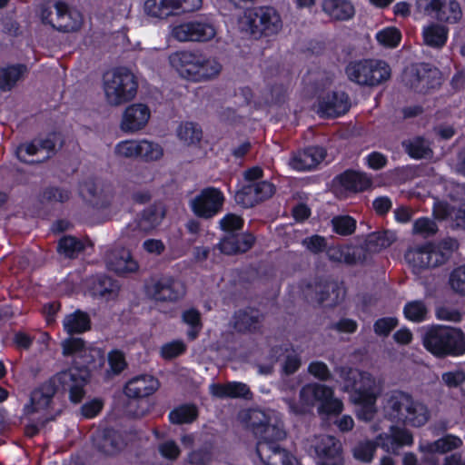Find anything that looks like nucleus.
<instances>
[{
    "mask_svg": "<svg viewBox=\"0 0 465 465\" xmlns=\"http://www.w3.org/2000/svg\"><path fill=\"white\" fill-rule=\"evenodd\" d=\"M62 353L65 357L78 354L80 357H85L82 366H71L70 368L57 372L52 377L49 382L43 387L45 392L42 393L45 398V403L48 404L53 396L57 393H68L72 403H80L85 396V386L91 379L90 369L95 368L94 356L92 352L100 356V351L89 350V355H86V342L84 339L78 337H68L62 341Z\"/></svg>",
    "mask_w": 465,
    "mask_h": 465,
    "instance_id": "1",
    "label": "nucleus"
},
{
    "mask_svg": "<svg viewBox=\"0 0 465 465\" xmlns=\"http://www.w3.org/2000/svg\"><path fill=\"white\" fill-rule=\"evenodd\" d=\"M344 389L350 393L351 401L360 407L358 419L371 421L376 413V381L373 376L359 370H350L344 378Z\"/></svg>",
    "mask_w": 465,
    "mask_h": 465,
    "instance_id": "2",
    "label": "nucleus"
},
{
    "mask_svg": "<svg viewBox=\"0 0 465 465\" xmlns=\"http://www.w3.org/2000/svg\"><path fill=\"white\" fill-rule=\"evenodd\" d=\"M424 348L438 358L465 354V333L460 328L432 326L422 337Z\"/></svg>",
    "mask_w": 465,
    "mask_h": 465,
    "instance_id": "3",
    "label": "nucleus"
},
{
    "mask_svg": "<svg viewBox=\"0 0 465 465\" xmlns=\"http://www.w3.org/2000/svg\"><path fill=\"white\" fill-rule=\"evenodd\" d=\"M344 72L350 82L363 87L378 86L391 75L390 64L378 58L351 60L346 64Z\"/></svg>",
    "mask_w": 465,
    "mask_h": 465,
    "instance_id": "4",
    "label": "nucleus"
},
{
    "mask_svg": "<svg viewBox=\"0 0 465 465\" xmlns=\"http://www.w3.org/2000/svg\"><path fill=\"white\" fill-rule=\"evenodd\" d=\"M250 426L254 436L258 439L256 445V453L260 460L271 458L265 456L274 446H278L279 441L286 437L285 430L277 424L271 423V418L260 410H253L250 414Z\"/></svg>",
    "mask_w": 465,
    "mask_h": 465,
    "instance_id": "5",
    "label": "nucleus"
},
{
    "mask_svg": "<svg viewBox=\"0 0 465 465\" xmlns=\"http://www.w3.org/2000/svg\"><path fill=\"white\" fill-rule=\"evenodd\" d=\"M243 18L245 30L254 38L274 35L282 27V21L279 12L270 5L246 8Z\"/></svg>",
    "mask_w": 465,
    "mask_h": 465,
    "instance_id": "6",
    "label": "nucleus"
},
{
    "mask_svg": "<svg viewBox=\"0 0 465 465\" xmlns=\"http://www.w3.org/2000/svg\"><path fill=\"white\" fill-rule=\"evenodd\" d=\"M137 88L134 74L126 67H117L111 74L104 75V89L110 104L119 105L133 100Z\"/></svg>",
    "mask_w": 465,
    "mask_h": 465,
    "instance_id": "7",
    "label": "nucleus"
},
{
    "mask_svg": "<svg viewBox=\"0 0 465 465\" xmlns=\"http://www.w3.org/2000/svg\"><path fill=\"white\" fill-rule=\"evenodd\" d=\"M458 248V241L447 237L438 242H427L420 246L416 252V259L420 268H435L447 262Z\"/></svg>",
    "mask_w": 465,
    "mask_h": 465,
    "instance_id": "8",
    "label": "nucleus"
},
{
    "mask_svg": "<svg viewBox=\"0 0 465 465\" xmlns=\"http://www.w3.org/2000/svg\"><path fill=\"white\" fill-rule=\"evenodd\" d=\"M225 196L220 188L207 186L189 201L192 213L200 219L210 220L222 211Z\"/></svg>",
    "mask_w": 465,
    "mask_h": 465,
    "instance_id": "9",
    "label": "nucleus"
},
{
    "mask_svg": "<svg viewBox=\"0 0 465 465\" xmlns=\"http://www.w3.org/2000/svg\"><path fill=\"white\" fill-rule=\"evenodd\" d=\"M144 291L156 302H175L185 294L184 285L171 275L151 277L144 283Z\"/></svg>",
    "mask_w": 465,
    "mask_h": 465,
    "instance_id": "10",
    "label": "nucleus"
},
{
    "mask_svg": "<svg viewBox=\"0 0 465 465\" xmlns=\"http://www.w3.org/2000/svg\"><path fill=\"white\" fill-rule=\"evenodd\" d=\"M173 35L181 42H208L216 35V29L209 18L197 16L174 26Z\"/></svg>",
    "mask_w": 465,
    "mask_h": 465,
    "instance_id": "11",
    "label": "nucleus"
},
{
    "mask_svg": "<svg viewBox=\"0 0 465 465\" xmlns=\"http://www.w3.org/2000/svg\"><path fill=\"white\" fill-rule=\"evenodd\" d=\"M114 153L119 157L141 159L146 163L157 161L163 155L160 144L143 140H124L119 142L114 147Z\"/></svg>",
    "mask_w": 465,
    "mask_h": 465,
    "instance_id": "12",
    "label": "nucleus"
},
{
    "mask_svg": "<svg viewBox=\"0 0 465 465\" xmlns=\"http://www.w3.org/2000/svg\"><path fill=\"white\" fill-rule=\"evenodd\" d=\"M441 85V72L429 63L412 64L409 75V88L418 94H428Z\"/></svg>",
    "mask_w": 465,
    "mask_h": 465,
    "instance_id": "13",
    "label": "nucleus"
},
{
    "mask_svg": "<svg viewBox=\"0 0 465 465\" xmlns=\"http://www.w3.org/2000/svg\"><path fill=\"white\" fill-rule=\"evenodd\" d=\"M314 450L317 457V465L343 464L342 446L334 436H322L317 440Z\"/></svg>",
    "mask_w": 465,
    "mask_h": 465,
    "instance_id": "14",
    "label": "nucleus"
},
{
    "mask_svg": "<svg viewBox=\"0 0 465 465\" xmlns=\"http://www.w3.org/2000/svg\"><path fill=\"white\" fill-rule=\"evenodd\" d=\"M425 13L447 24H456L462 17L460 4L456 0H429L425 5Z\"/></svg>",
    "mask_w": 465,
    "mask_h": 465,
    "instance_id": "15",
    "label": "nucleus"
},
{
    "mask_svg": "<svg viewBox=\"0 0 465 465\" xmlns=\"http://www.w3.org/2000/svg\"><path fill=\"white\" fill-rule=\"evenodd\" d=\"M201 54L199 51L179 50L170 54L169 62L183 78L194 82Z\"/></svg>",
    "mask_w": 465,
    "mask_h": 465,
    "instance_id": "16",
    "label": "nucleus"
},
{
    "mask_svg": "<svg viewBox=\"0 0 465 465\" xmlns=\"http://www.w3.org/2000/svg\"><path fill=\"white\" fill-rule=\"evenodd\" d=\"M256 242V237L250 232L224 234L218 243L220 252L226 255L242 254L250 251Z\"/></svg>",
    "mask_w": 465,
    "mask_h": 465,
    "instance_id": "17",
    "label": "nucleus"
},
{
    "mask_svg": "<svg viewBox=\"0 0 465 465\" xmlns=\"http://www.w3.org/2000/svg\"><path fill=\"white\" fill-rule=\"evenodd\" d=\"M334 186L345 192L361 193L371 188L372 179L366 173L353 169H346L333 178Z\"/></svg>",
    "mask_w": 465,
    "mask_h": 465,
    "instance_id": "18",
    "label": "nucleus"
},
{
    "mask_svg": "<svg viewBox=\"0 0 465 465\" xmlns=\"http://www.w3.org/2000/svg\"><path fill=\"white\" fill-rule=\"evenodd\" d=\"M55 10V24L54 29L62 33L78 31L83 24V17L80 12L73 9L64 1H56L54 4Z\"/></svg>",
    "mask_w": 465,
    "mask_h": 465,
    "instance_id": "19",
    "label": "nucleus"
},
{
    "mask_svg": "<svg viewBox=\"0 0 465 465\" xmlns=\"http://www.w3.org/2000/svg\"><path fill=\"white\" fill-rule=\"evenodd\" d=\"M87 288L92 297L105 301L114 300L117 297L120 290L117 281L104 273L91 276L87 282Z\"/></svg>",
    "mask_w": 465,
    "mask_h": 465,
    "instance_id": "20",
    "label": "nucleus"
},
{
    "mask_svg": "<svg viewBox=\"0 0 465 465\" xmlns=\"http://www.w3.org/2000/svg\"><path fill=\"white\" fill-rule=\"evenodd\" d=\"M351 107L349 95L342 91H333L319 102L322 115L335 118L346 114Z\"/></svg>",
    "mask_w": 465,
    "mask_h": 465,
    "instance_id": "21",
    "label": "nucleus"
},
{
    "mask_svg": "<svg viewBox=\"0 0 465 465\" xmlns=\"http://www.w3.org/2000/svg\"><path fill=\"white\" fill-rule=\"evenodd\" d=\"M150 115V109L146 104H133L124 110L121 128L126 133L139 131L146 125Z\"/></svg>",
    "mask_w": 465,
    "mask_h": 465,
    "instance_id": "22",
    "label": "nucleus"
},
{
    "mask_svg": "<svg viewBox=\"0 0 465 465\" xmlns=\"http://www.w3.org/2000/svg\"><path fill=\"white\" fill-rule=\"evenodd\" d=\"M159 388V381L152 375L142 374L129 380L124 394L132 399H143L153 394Z\"/></svg>",
    "mask_w": 465,
    "mask_h": 465,
    "instance_id": "23",
    "label": "nucleus"
},
{
    "mask_svg": "<svg viewBox=\"0 0 465 465\" xmlns=\"http://www.w3.org/2000/svg\"><path fill=\"white\" fill-rule=\"evenodd\" d=\"M106 264L110 271L118 275L134 272L138 270V262L126 249L114 250L107 254Z\"/></svg>",
    "mask_w": 465,
    "mask_h": 465,
    "instance_id": "24",
    "label": "nucleus"
},
{
    "mask_svg": "<svg viewBox=\"0 0 465 465\" xmlns=\"http://www.w3.org/2000/svg\"><path fill=\"white\" fill-rule=\"evenodd\" d=\"M327 255L330 261L355 265L364 262V251L357 245H339L328 248Z\"/></svg>",
    "mask_w": 465,
    "mask_h": 465,
    "instance_id": "25",
    "label": "nucleus"
},
{
    "mask_svg": "<svg viewBox=\"0 0 465 465\" xmlns=\"http://www.w3.org/2000/svg\"><path fill=\"white\" fill-rule=\"evenodd\" d=\"M322 9L334 22L349 21L354 17L356 12L350 0H322Z\"/></svg>",
    "mask_w": 465,
    "mask_h": 465,
    "instance_id": "26",
    "label": "nucleus"
},
{
    "mask_svg": "<svg viewBox=\"0 0 465 465\" xmlns=\"http://www.w3.org/2000/svg\"><path fill=\"white\" fill-rule=\"evenodd\" d=\"M94 445L101 453L113 456L122 450L123 440L114 429L105 428L94 439Z\"/></svg>",
    "mask_w": 465,
    "mask_h": 465,
    "instance_id": "27",
    "label": "nucleus"
},
{
    "mask_svg": "<svg viewBox=\"0 0 465 465\" xmlns=\"http://www.w3.org/2000/svg\"><path fill=\"white\" fill-rule=\"evenodd\" d=\"M395 241V236L388 231L373 232L369 233L364 242L357 247H361L364 251V262L369 259L371 253L379 252L382 249L388 248Z\"/></svg>",
    "mask_w": 465,
    "mask_h": 465,
    "instance_id": "28",
    "label": "nucleus"
},
{
    "mask_svg": "<svg viewBox=\"0 0 465 465\" xmlns=\"http://www.w3.org/2000/svg\"><path fill=\"white\" fill-rule=\"evenodd\" d=\"M211 393L220 399H250L252 397L250 388L241 381H228L224 384L213 383L211 385Z\"/></svg>",
    "mask_w": 465,
    "mask_h": 465,
    "instance_id": "29",
    "label": "nucleus"
},
{
    "mask_svg": "<svg viewBox=\"0 0 465 465\" xmlns=\"http://www.w3.org/2000/svg\"><path fill=\"white\" fill-rule=\"evenodd\" d=\"M180 5L179 0H146L143 9L147 15L163 19L182 14Z\"/></svg>",
    "mask_w": 465,
    "mask_h": 465,
    "instance_id": "30",
    "label": "nucleus"
},
{
    "mask_svg": "<svg viewBox=\"0 0 465 465\" xmlns=\"http://www.w3.org/2000/svg\"><path fill=\"white\" fill-rule=\"evenodd\" d=\"M234 319V327L239 332H255L261 327L259 310L252 307L237 311Z\"/></svg>",
    "mask_w": 465,
    "mask_h": 465,
    "instance_id": "31",
    "label": "nucleus"
},
{
    "mask_svg": "<svg viewBox=\"0 0 465 465\" xmlns=\"http://www.w3.org/2000/svg\"><path fill=\"white\" fill-rule=\"evenodd\" d=\"M91 318L80 309L67 314L63 321L64 331L69 335L81 334L91 329Z\"/></svg>",
    "mask_w": 465,
    "mask_h": 465,
    "instance_id": "32",
    "label": "nucleus"
},
{
    "mask_svg": "<svg viewBox=\"0 0 465 465\" xmlns=\"http://www.w3.org/2000/svg\"><path fill=\"white\" fill-rule=\"evenodd\" d=\"M461 445L462 440L459 437L448 434L432 442H428L426 445H423L420 448L425 453L434 455L436 453H447L460 448Z\"/></svg>",
    "mask_w": 465,
    "mask_h": 465,
    "instance_id": "33",
    "label": "nucleus"
},
{
    "mask_svg": "<svg viewBox=\"0 0 465 465\" xmlns=\"http://www.w3.org/2000/svg\"><path fill=\"white\" fill-rule=\"evenodd\" d=\"M199 416L198 408L193 403H183L173 409L168 419L172 424L182 425L193 422Z\"/></svg>",
    "mask_w": 465,
    "mask_h": 465,
    "instance_id": "34",
    "label": "nucleus"
},
{
    "mask_svg": "<svg viewBox=\"0 0 465 465\" xmlns=\"http://www.w3.org/2000/svg\"><path fill=\"white\" fill-rule=\"evenodd\" d=\"M26 65L16 64L0 69V90L10 91L26 72Z\"/></svg>",
    "mask_w": 465,
    "mask_h": 465,
    "instance_id": "35",
    "label": "nucleus"
},
{
    "mask_svg": "<svg viewBox=\"0 0 465 465\" xmlns=\"http://www.w3.org/2000/svg\"><path fill=\"white\" fill-rule=\"evenodd\" d=\"M72 197V191L69 188L48 185L39 193L38 199L41 203H65Z\"/></svg>",
    "mask_w": 465,
    "mask_h": 465,
    "instance_id": "36",
    "label": "nucleus"
},
{
    "mask_svg": "<svg viewBox=\"0 0 465 465\" xmlns=\"http://www.w3.org/2000/svg\"><path fill=\"white\" fill-rule=\"evenodd\" d=\"M194 82H203L216 77L222 71V64L214 58L201 54Z\"/></svg>",
    "mask_w": 465,
    "mask_h": 465,
    "instance_id": "37",
    "label": "nucleus"
},
{
    "mask_svg": "<svg viewBox=\"0 0 465 465\" xmlns=\"http://www.w3.org/2000/svg\"><path fill=\"white\" fill-rule=\"evenodd\" d=\"M430 417V413L427 405L414 401L409 394V425L421 427L428 422Z\"/></svg>",
    "mask_w": 465,
    "mask_h": 465,
    "instance_id": "38",
    "label": "nucleus"
},
{
    "mask_svg": "<svg viewBox=\"0 0 465 465\" xmlns=\"http://www.w3.org/2000/svg\"><path fill=\"white\" fill-rule=\"evenodd\" d=\"M422 35L424 43L430 47H441L448 40V29L438 24L424 28Z\"/></svg>",
    "mask_w": 465,
    "mask_h": 465,
    "instance_id": "39",
    "label": "nucleus"
},
{
    "mask_svg": "<svg viewBox=\"0 0 465 465\" xmlns=\"http://www.w3.org/2000/svg\"><path fill=\"white\" fill-rule=\"evenodd\" d=\"M182 319L183 322L189 325L187 339L191 341H194L203 328L200 312L195 308H190L183 312Z\"/></svg>",
    "mask_w": 465,
    "mask_h": 465,
    "instance_id": "40",
    "label": "nucleus"
},
{
    "mask_svg": "<svg viewBox=\"0 0 465 465\" xmlns=\"http://www.w3.org/2000/svg\"><path fill=\"white\" fill-rule=\"evenodd\" d=\"M84 243L75 236L65 235L58 242L57 250L68 258H74L84 251Z\"/></svg>",
    "mask_w": 465,
    "mask_h": 465,
    "instance_id": "41",
    "label": "nucleus"
},
{
    "mask_svg": "<svg viewBox=\"0 0 465 465\" xmlns=\"http://www.w3.org/2000/svg\"><path fill=\"white\" fill-rule=\"evenodd\" d=\"M403 398L407 399V392L393 391L389 398L386 399L384 410L391 419L402 420L405 425V419L402 418L403 414L401 411Z\"/></svg>",
    "mask_w": 465,
    "mask_h": 465,
    "instance_id": "42",
    "label": "nucleus"
},
{
    "mask_svg": "<svg viewBox=\"0 0 465 465\" xmlns=\"http://www.w3.org/2000/svg\"><path fill=\"white\" fill-rule=\"evenodd\" d=\"M402 35L401 31L394 26H388L375 35L378 44L385 48H395L401 43Z\"/></svg>",
    "mask_w": 465,
    "mask_h": 465,
    "instance_id": "43",
    "label": "nucleus"
},
{
    "mask_svg": "<svg viewBox=\"0 0 465 465\" xmlns=\"http://www.w3.org/2000/svg\"><path fill=\"white\" fill-rule=\"evenodd\" d=\"M332 232L341 236L351 235L357 226L356 220L348 214L334 216L331 220Z\"/></svg>",
    "mask_w": 465,
    "mask_h": 465,
    "instance_id": "44",
    "label": "nucleus"
},
{
    "mask_svg": "<svg viewBox=\"0 0 465 465\" xmlns=\"http://www.w3.org/2000/svg\"><path fill=\"white\" fill-rule=\"evenodd\" d=\"M177 136L180 140L188 144H194L201 141L203 132L201 127L193 122L181 124L177 130Z\"/></svg>",
    "mask_w": 465,
    "mask_h": 465,
    "instance_id": "45",
    "label": "nucleus"
},
{
    "mask_svg": "<svg viewBox=\"0 0 465 465\" xmlns=\"http://www.w3.org/2000/svg\"><path fill=\"white\" fill-rule=\"evenodd\" d=\"M265 456H271L268 460L266 459L261 460L267 465H293V456L284 448L280 445L272 447V450L265 452Z\"/></svg>",
    "mask_w": 465,
    "mask_h": 465,
    "instance_id": "46",
    "label": "nucleus"
},
{
    "mask_svg": "<svg viewBox=\"0 0 465 465\" xmlns=\"http://www.w3.org/2000/svg\"><path fill=\"white\" fill-rule=\"evenodd\" d=\"M40 151L37 138L31 140L30 142L20 143L15 149V155L17 159L26 164H35L41 161L26 159L25 155L34 156Z\"/></svg>",
    "mask_w": 465,
    "mask_h": 465,
    "instance_id": "47",
    "label": "nucleus"
},
{
    "mask_svg": "<svg viewBox=\"0 0 465 465\" xmlns=\"http://www.w3.org/2000/svg\"><path fill=\"white\" fill-rule=\"evenodd\" d=\"M220 229L224 234L239 232L244 226V219L236 213H226L219 222Z\"/></svg>",
    "mask_w": 465,
    "mask_h": 465,
    "instance_id": "48",
    "label": "nucleus"
},
{
    "mask_svg": "<svg viewBox=\"0 0 465 465\" xmlns=\"http://www.w3.org/2000/svg\"><path fill=\"white\" fill-rule=\"evenodd\" d=\"M433 152L422 137H418L413 142L409 141V157L413 159H430Z\"/></svg>",
    "mask_w": 465,
    "mask_h": 465,
    "instance_id": "49",
    "label": "nucleus"
},
{
    "mask_svg": "<svg viewBox=\"0 0 465 465\" xmlns=\"http://www.w3.org/2000/svg\"><path fill=\"white\" fill-rule=\"evenodd\" d=\"M236 203L243 208H252L257 204L252 183H243L235 193Z\"/></svg>",
    "mask_w": 465,
    "mask_h": 465,
    "instance_id": "50",
    "label": "nucleus"
},
{
    "mask_svg": "<svg viewBox=\"0 0 465 465\" xmlns=\"http://www.w3.org/2000/svg\"><path fill=\"white\" fill-rule=\"evenodd\" d=\"M412 232L415 234L429 237L434 235L438 232V226L433 220L427 217H421L414 222Z\"/></svg>",
    "mask_w": 465,
    "mask_h": 465,
    "instance_id": "51",
    "label": "nucleus"
},
{
    "mask_svg": "<svg viewBox=\"0 0 465 465\" xmlns=\"http://www.w3.org/2000/svg\"><path fill=\"white\" fill-rule=\"evenodd\" d=\"M253 190V195L257 200V204L272 197L275 193V186L268 181H260L251 183Z\"/></svg>",
    "mask_w": 465,
    "mask_h": 465,
    "instance_id": "52",
    "label": "nucleus"
},
{
    "mask_svg": "<svg viewBox=\"0 0 465 465\" xmlns=\"http://www.w3.org/2000/svg\"><path fill=\"white\" fill-rule=\"evenodd\" d=\"M80 195L84 198L88 197L90 203L94 206H99L97 201L98 188L95 181L93 178H88L80 183L79 185Z\"/></svg>",
    "mask_w": 465,
    "mask_h": 465,
    "instance_id": "53",
    "label": "nucleus"
},
{
    "mask_svg": "<svg viewBox=\"0 0 465 465\" xmlns=\"http://www.w3.org/2000/svg\"><path fill=\"white\" fill-rule=\"evenodd\" d=\"M186 351V345L183 341L176 340L163 344L161 348V356L164 360H173Z\"/></svg>",
    "mask_w": 465,
    "mask_h": 465,
    "instance_id": "54",
    "label": "nucleus"
},
{
    "mask_svg": "<svg viewBox=\"0 0 465 465\" xmlns=\"http://www.w3.org/2000/svg\"><path fill=\"white\" fill-rule=\"evenodd\" d=\"M375 451L376 444L368 440L354 448L353 456L356 460L368 463L372 460Z\"/></svg>",
    "mask_w": 465,
    "mask_h": 465,
    "instance_id": "55",
    "label": "nucleus"
},
{
    "mask_svg": "<svg viewBox=\"0 0 465 465\" xmlns=\"http://www.w3.org/2000/svg\"><path fill=\"white\" fill-rule=\"evenodd\" d=\"M398 320L395 317H382L375 321L373 331L378 336L387 337L397 327Z\"/></svg>",
    "mask_w": 465,
    "mask_h": 465,
    "instance_id": "56",
    "label": "nucleus"
},
{
    "mask_svg": "<svg viewBox=\"0 0 465 465\" xmlns=\"http://www.w3.org/2000/svg\"><path fill=\"white\" fill-rule=\"evenodd\" d=\"M289 165L292 170L297 172H308L312 170L303 149L292 153Z\"/></svg>",
    "mask_w": 465,
    "mask_h": 465,
    "instance_id": "57",
    "label": "nucleus"
},
{
    "mask_svg": "<svg viewBox=\"0 0 465 465\" xmlns=\"http://www.w3.org/2000/svg\"><path fill=\"white\" fill-rule=\"evenodd\" d=\"M107 358L110 371L114 374H120L127 366L124 353L120 350H112Z\"/></svg>",
    "mask_w": 465,
    "mask_h": 465,
    "instance_id": "58",
    "label": "nucleus"
},
{
    "mask_svg": "<svg viewBox=\"0 0 465 465\" xmlns=\"http://www.w3.org/2000/svg\"><path fill=\"white\" fill-rule=\"evenodd\" d=\"M158 451L163 459L170 461L176 460L181 454V449L173 440H168L160 443Z\"/></svg>",
    "mask_w": 465,
    "mask_h": 465,
    "instance_id": "59",
    "label": "nucleus"
},
{
    "mask_svg": "<svg viewBox=\"0 0 465 465\" xmlns=\"http://www.w3.org/2000/svg\"><path fill=\"white\" fill-rule=\"evenodd\" d=\"M454 206L446 201L436 200L432 207V214L435 220L447 221L451 219Z\"/></svg>",
    "mask_w": 465,
    "mask_h": 465,
    "instance_id": "60",
    "label": "nucleus"
},
{
    "mask_svg": "<svg viewBox=\"0 0 465 465\" xmlns=\"http://www.w3.org/2000/svg\"><path fill=\"white\" fill-rule=\"evenodd\" d=\"M312 169H315L326 157L327 151L321 145H309L303 148Z\"/></svg>",
    "mask_w": 465,
    "mask_h": 465,
    "instance_id": "61",
    "label": "nucleus"
},
{
    "mask_svg": "<svg viewBox=\"0 0 465 465\" xmlns=\"http://www.w3.org/2000/svg\"><path fill=\"white\" fill-rule=\"evenodd\" d=\"M189 462L193 465H207L213 460V452L208 447L192 450L188 455Z\"/></svg>",
    "mask_w": 465,
    "mask_h": 465,
    "instance_id": "62",
    "label": "nucleus"
},
{
    "mask_svg": "<svg viewBox=\"0 0 465 465\" xmlns=\"http://www.w3.org/2000/svg\"><path fill=\"white\" fill-rule=\"evenodd\" d=\"M343 410V403L341 400L331 396L323 402L320 403L318 412L325 415H339Z\"/></svg>",
    "mask_w": 465,
    "mask_h": 465,
    "instance_id": "63",
    "label": "nucleus"
},
{
    "mask_svg": "<svg viewBox=\"0 0 465 465\" xmlns=\"http://www.w3.org/2000/svg\"><path fill=\"white\" fill-rule=\"evenodd\" d=\"M450 284L456 292L465 294V264L451 272Z\"/></svg>",
    "mask_w": 465,
    "mask_h": 465,
    "instance_id": "64",
    "label": "nucleus"
}]
</instances>
